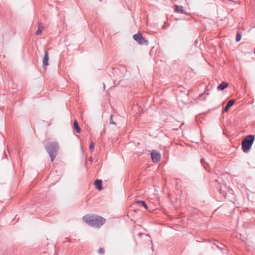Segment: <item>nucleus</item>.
<instances>
[{"instance_id": "nucleus-1", "label": "nucleus", "mask_w": 255, "mask_h": 255, "mask_svg": "<svg viewBox=\"0 0 255 255\" xmlns=\"http://www.w3.org/2000/svg\"><path fill=\"white\" fill-rule=\"evenodd\" d=\"M84 222L91 227L99 228L106 221L103 217L99 215L87 214L82 218Z\"/></svg>"}, {"instance_id": "nucleus-2", "label": "nucleus", "mask_w": 255, "mask_h": 255, "mask_svg": "<svg viewBox=\"0 0 255 255\" xmlns=\"http://www.w3.org/2000/svg\"><path fill=\"white\" fill-rule=\"evenodd\" d=\"M59 145L56 142H51L45 145V149L48 153L51 161L53 162L58 154Z\"/></svg>"}, {"instance_id": "nucleus-3", "label": "nucleus", "mask_w": 255, "mask_h": 255, "mask_svg": "<svg viewBox=\"0 0 255 255\" xmlns=\"http://www.w3.org/2000/svg\"><path fill=\"white\" fill-rule=\"evenodd\" d=\"M254 140V135H248L244 137L241 142L242 150L244 153H248L250 151Z\"/></svg>"}, {"instance_id": "nucleus-4", "label": "nucleus", "mask_w": 255, "mask_h": 255, "mask_svg": "<svg viewBox=\"0 0 255 255\" xmlns=\"http://www.w3.org/2000/svg\"><path fill=\"white\" fill-rule=\"evenodd\" d=\"M133 39L140 45L146 46L148 45V41L140 33L134 34L133 35Z\"/></svg>"}, {"instance_id": "nucleus-5", "label": "nucleus", "mask_w": 255, "mask_h": 255, "mask_svg": "<svg viewBox=\"0 0 255 255\" xmlns=\"http://www.w3.org/2000/svg\"><path fill=\"white\" fill-rule=\"evenodd\" d=\"M151 158L154 163L159 162L161 160L160 154L156 150H153L151 153Z\"/></svg>"}, {"instance_id": "nucleus-6", "label": "nucleus", "mask_w": 255, "mask_h": 255, "mask_svg": "<svg viewBox=\"0 0 255 255\" xmlns=\"http://www.w3.org/2000/svg\"><path fill=\"white\" fill-rule=\"evenodd\" d=\"M48 60H49V56H48V52L47 51L45 50L44 51V58L43 59V67L44 69L45 70L46 67L48 66Z\"/></svg>"}, {"instance_id": "nucleus-7", "label": "nucleus", "mask_w": 255, "mask_h": 255, "mask_svg": "<svg viewBox=\"0 0 255 255\" xmlns=\"http://www.w3.org/2000/svg\"><path fill=\"white\" fill-rule=\"evenodd\" d=\"M175 12L180 13L182 14H187L186 12L184 10V8L182 6L174 5L173 6Z\"/></svg>"}, {"instance_id": "nucleus-8", "label": "nucleus", "mask_w": 255, "mask_h": 255, "mask_svg": "<svg viewBox=\"0 0 255 255\" xmlns=\"http://www.w3.org/2000/svg\"><path fill=\"white\" fill-rule=\"evenodd\" d=\"M234 103L235 101L233 99L230 100L224 108L223 111L224 112L228 111L229 108L231 107Z\"/></svg>"}, {"instance_id": "nucleus-9", "label": "nucleus", "mask_w": 255, "mask_h": 255, "mask_svg": "<svg viewBox=\"0 0 255 255\" xmlns=\"http://www.w3.org/2000/svg\"><path fill=\"white\" fill-rule=\"evenodd\" d=\"M102 181L101 180L97 179L94 181V185L96 188L99 190L101 191L102 190Z\"/></svg>"}, {"instance_id": "nucleus-10", "label": "nucleus", "mask_w": 255, "mask_h": 255, "mask_svg": "<svg viewBox=\"0 0 255 255\" xmlns=\"http://www.w3.org/2000/svg\"><path fill=\"white\" fill-rule=\"evenodd\" d=\"M228 86V83L226 82H222L220 84H219L217 87L218 90H223L226 88H227Z\"/></svg>"}, {"instance_id": "nucleus-11", "label": "nucleus", "mask_w": 255, "mask_h": 255, "mask_svg": "<svg viewBox=\"0 0 255 255\" xmlns=\"http://www.w3.org/2000/svg\"><path fill=\"white\" fill-rule=\"evenodd\" d=\"M73 127L76 131L79 133L81 132L80 128L79 126V124L78 122L76 120H75L73 123Z\"/></svg>"}, {"instance_id": "nucleus-12", "label": "nucleus", "mask_w": 255, "mask_h": 255, "mask_svg": "<svg viewBox=\"0 0 255 255\" xmlns=\"http://www.w3.org/2000/svg\"><path fill=\"white\" fill-rule=\"evenodd\" d=\"M43 29H44V27L42 25V24L40 23H38V29L36 31L35 34L37 35H40Z\"/></svg>"}, {"instance_id": "nucleus-13", "label": "nucleus", "mask_w": 255, "mask_h": 255, "mask_svg": "<svg viewBox=\"0 0 255 255\" xmlns=\"http://www.w3.org/2000/svg\"><path fill=\"white\" fill-rule=\"evenodd\" d=\"M135 203L143 207L145 209H148V206L145 202L143 201H136Z\"/></svg>"}, {"instance_id": "nucleus-14", "label": "nucleus", "mask_w": 255, "mask_h": 255, "mask_svg": "<svg viewBox=\"0 0 255 255\" xmlns=\"http://www.w3.org/2000/svg\"><path fill=\"white\" fill-rule=\"evenodd\" d=\"M201 161V164L203 165V166L204 167V168L206 170H209V169H208V166H209V165H208V163H207L205 162V161L204 159L202 158V159H201V161Z\"/></svg>"}, {"instance_id": "nucleus-15", "label": "nucleus", "mask_w": 255, "mask_h": 255, "mask_svg": "<svg viewBox=\"0 0 255 255\" xmlns=\"http://www.w3.org/2000/svg\"><path fill=\"white\" fill-rule=\"evenodd\" d=\"M209 94L208 93H203L201 94L199 96V98L201 99V100L202 101H205L206 100V96L207 95H208Z\"/></svg>"}, {"instance_id": "nucleus-16", "label": "nucleus", "mask_w": 255, "mask_h": 255, "mask_svg": "<svg viewBox=\"0 0 255 255\" xmlns=\"http://www.w3.org/2000/svg\"><path fill=\"white\" fill-rule=\"evenodd\" d=\"M241 34L240 33L238 32L236 36V41L237 42L240 41L241 40Z\"/></svg>"}, {"instance_id": "nucleus-17", "label": "nucleus", "mask_w": 255, "mask_h": 255, "mask_svg": "<svg viewBox=\"0 0 255 255\" xmlns=\"http://www.w3.org/2000/svg\"><path fill=\"white\" fill-rule=\"evenodd\" d=\"M95 144L93 141H91L90 146H89V150L90 151H92L94 149Z\"/></svg>"}, {"instance_id": "nucleus-18", "label": "nucleus", "mask_w": 255, "mask_h": 255, "mask_svg": "<svg viewBox=\"0 0 255 255\" xmlns=\"http://www.w3.org/2000/svg\"><path fill=\"white\" fill-rule=\"evenodd\" d=\"M218 192L221 194L222 195H223L225 197V191H223L221 188V187H220L218 189Z\"/></svg>"}, {"instance_id": "nucleus-19", "label": "nucleus", "mask_w": 255, "mask_h": 255, "mask_svg": "<svg viewBox=\"0 0 255 255\" xmlns=\"http://www.w3.org/2000/svg\"><path fill=\"white\" fill-rule=\"evenodd\" d=\"M113 115H110V122L109 123L110 124H113V125H116V122H115L113 120Z\"/></svg>"}, {"instance_id": "nucleus-20", "label": "nucleus", "mask_w": 255, "mask_h": 255, "mask_svg": "<svg viewBox=\"0 0 255 255\" xmlns=\"http://www.w3.org/2000/svg\"><path fill=\"white\" fill-rule=\"evenodd\" d=\"M98 252L99 254H103L104 253V250L102 248H100L98 249Z\"/></svg>"}, {"instance_id": "nucleus-21", "label": "nucleus", "mask_w": 255, "mask_h": 255, "mask_svg": "<svg viewBox=\"0 0 255 255\" xmlns=\"http://www.w3.org/2000/svg\"><path fill=\"white\" fill-rule=\"evenodd\" d=\"M143 234L142 233H139L137 235L138 236H139V237H141L142 236Z\"/></svg>"}, {"instance_id": "nucleus-22", "label": "nucleus", "mask_w": 255, "mask_h": 255, "mask_svg": "<svg viewBox=\"0 0 255 255\" xmlns=\"http://www.w3.org/2000/svg\"><path fill=\"white\" fill-rule=\"evenodd\" d=\"M216 246H217V248H218L220 249L221 250H222V247H220V246H219L218 245H217Z\"/></svg>"}, {"instance_id": "nucleus-23", "label": "nucleus", "mask_w": 255, "mask_h": 255, "mask_svg": "<svg viewBox=\"0 0 255 255\" xmlns=\"http://www.w3.org/2000/svg\"><path fill=\"white\" fill-rule=\"evenodd\" d=\"M4 154H5V156L6 158H7V154L5 152H4Z\"/></svg>"}]
</instances>
